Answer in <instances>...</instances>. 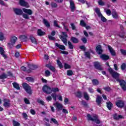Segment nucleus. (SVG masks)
Masks as SVG:
<instances>
[{
	"mask_svg": "<svg viewBox=\"0 0 126 126\" xmlns=\"http://www.w3.org/2000/svg\"><path fill=\"white\" fill-rule=\"evenodd\" d=\"M109 71L111 74L112 77L116 79L118 82L120 83V86L122 88L123 90L124 91H126V81L124 80H120V79H119V77H120V74L116 71H115L112 68H109Z\"/></svg>",
	"mask_w": 126,
	"mask_h": 126,
	"instance_id": "1",
	"label": "nucleus"
},
{
	"mask_svg": "<svg viewBox=\"0 0 126 126\" xmlns=\"http://www.w3.org/2000/svg\"><path fill=\"white\" fill-rule=\"evenodd\" d=\"M87 119L89 120V121L95 122L96 124H100V120L98 119V116H97V115H94L93 117H91V115H90V114H88Z\"/></svg>",
	"mask_w": 126,
	"mask_h": 126,
	"instance_id": "2",
	"label": "nucleus"
},
{
	"mask_svg": "<svg viewBox=\"0 0 126 126\" xmlns=\"http://www.w3.org/2000/svg\"><path fill=\"white\" fill-rule=\"evenodd\" d=\"M17 37L15 36H12L10 38V42L7 43L8 48H12L13 46L16 43Z\"/></svg>",
	"mask_w": 126,
	"mask_h": 126,
	"instance_id": "3",
	"label": "nucleus"
},
{
	"mask_svg": "<svg viewBox=\"0 0 126 126\" xmlns=\"http://www.w3.org/2000/svg\"><path fill=\"white\" fill-rule=\"evenodd\" d=\"M23 87L28 94H32L31 87L27 83H23Z\"/></svg>",
	"mask_w": 126,
	"mask_h": 126,
	"instance_id": "4",
	"label": "nucleus"
},
{
	"mask_svg": "<svg viewBox=\"0 0 126 126\" xmlns=\"http://www.w3.org/2000/svg\"><path fill=\"white\" fill-rule=\"evenodd\" d=\"M63 35L60 36V38L63 41V43L66 46L67 45V41L66 40V38L67 37V34H66V32H63Z\"/></svg>",
	"mask_w": 126,
	"mask_h": 126,
	"instance_id": "5",
	"label": "nucleus"
},
{
	"mask_svg": "<svg viewBox=\"0 0 126 126\" xmlns=\"http://www.w3.org/2000/svg\"><path fill=\"white\" fill-rule=\"evenodd\" d=\"M43 91L47 94H51L52 93V89L48 86L45 85L43 87Z\"/></svg>",
	"mask_w": 126,
	"mask_h": 126,
	"instance_id": "6",
	"label": "nucleus"
},
{
	"mask_svg": "<svg viewBox=\"0 0 126 126\" xmlns=\"http://www.w3.org/2000/svg\"><path fill=\"white\" fill-rule=\"evenodd\" d=\"M53 105L54 106H55V108L57 109V110H58V111H60V110L63 109V105L58 102L54 103Z\"/></svg>",
	"mask_w": 126,
	"mask_h": 126,
	"instance_id": "7",
	"label": "nucleus"
},
{
	"mask_svg": "<svg viewBox=\"0 0 126 126\" xmlns=\"http://www.w3.org/2000/svg\"><path fill=\"white\" fill-rule=\"evenodd\" d=\"M13 10L14 12L15 13V14H17V15H21V14L23 13V12H22V10H21V9L14 8Z\"/></svg>",
	"mask_w": 126,
	"mask_h": 126,
	"instance_id": "8",
	"label": "nucleus"
},
{
	"mask_svg": "<svg viewBox=\"0 0 126 126\" xmlns=\"http://www.w3.org/2000/svg\"><path fill=\"white\" fill-rule=\"evenodd\" d=\"M20 4L21 5V6H25V7H27L28 8L29 7V4L25 1L24 0H20Z\"/></svg>",
	"mask_w": 126,
	"mask_h": 126,
	"instance_id": "9",
	"label": "nucleus"
},
{
	"mask_svg": "<svg viewBox=\"0 0 126 126\" xmlns=\"http://www.w3.org/2000/svg\"><path fill=\"white\" fill-rule=\"evenodd\" d=\"M95 51L98 55L103 54V50L102 49V47H101V45H98L95 49Z\"/></svg>",
	"mask_w": 126,
	"mask_h": 126,
	"instance_id": "10",
	"label": "nucleus"
},
{
	"mask_svg": "<svg viewBox=\"0 0 126 126\" xmlns=\"http://www.w3.org/2000/svg\"><path fill=\"white\" fill-rule=\"evenodd\" d=\"M0 54L4 59H6L7 56L5 54V52H4V50H3V48L1 47H0Z\"/></svg>",
	"mask_w": 126,
	"mask_h": 126,
	"instance_id": "11",
	"label": "nucleus"
},
{
	"mask_svg": "<svg viewBox=\"0 0 126 126\" xmlns=\"http://www.w3.org/2000/svg\"><path fill=\"white\" fill-rule=\"evenodd\" d=\"M23 11L25 12V13H27V14H29V15H32V14L33 13L31 9H26L25 8H23Z\"/></svg>",
	"mask_w": 126,
	"mask_h": 126,
	"instance_id": "12",
	"label": "nucleus"
},
{
	"mask_svg": "<svg viewBox=\"0 0 126 126\" xmlns=\"http://www.w3.org/2000/svg\"><path fill=\"white\" fill-rule=\"evenodd\" d=\"M108 48L110 54H111L112 56H116V52H115V50H113V47L110 45H108Z\"/></svg>",
	"mask_w": 126,
	"mask_h": 126,
	"instance_id": "13",
	"label": "nucleus"
},
{
	"mask_svg": "<svg viewBox=\"0 0 126 126\" xmlns=\"http://www.w3.org/2000/svg\"><path fill=\"white\" fill-rule=\"evenodd\" d=\"M124 102L121 100H118L116 102V105L118 108H123L124 107Z\"/></svg>",
	"mask_w": 126,
	"mask_h": 126,
	"instance_id": "14",
	"label": "nucleus"
},
{
	"mask_svg": "<svg viewBox=\"0 0 126 126\" xmlns=\"http://www.w3.org/2000/svg\"><path fill=\"white\" fill-rule=\"evenodd\" d=\"M96 102L97 103V104L100 106V105H101V103H102V97L97 95V97L96 98Z\"/></svg>",
	"mask_w": 126,
	"mask_h": 126,
	"instance_id": "15",
	"label": "nucleus"
},
{
	"mask_svg": "<svg viewBox=\"0 0 126 126\" xmlns=\"http://www.w3.org/2000/svg\"><path fill=\"white\" fill-rule=\"evenodd\" d=\"M55 46L57 48H59V49H60V50H62L63 51H64V50H65V47H64V46L58 43H56L55 44Z\"/></svg>",
	"mask_w": 126,
	"mask_h": 126,
	"instance_id": "16",
	"label": "nucleus"
},
{
	"mask_svg": "<svg viewBox=\"0 0 126 126\" xmlns=\"http://www.w3.org/2000/svg\"><path fill=\"white\" fill-rule=\"evenodd\" d=\"M71 11L73 12L75 10V6H74V2L72 0H70Z\"/></svg>",
	"mask_w": 126,
	"mask_h": 126,
	"instance_id": "17",
	"label": "nucleus"
},
{
	"mask_svg": "<svg viewBox=\"0 0 126 126\" xmlns=\"http://www.w3.org/2000/svg\"><path fill=\"white\" fill-rule=\"evenodd\" d=\"M19 38L22 42H25L27 39V35H20Z\"/></svg>",
	"mask_w": 126,
	"mask_h": 126,
	"instance_id": "18",
	"label": "nucleus"
},
{
	"mask_svg": "<svg viewBox=\"0 0 126 126\" xmlns=\"http://www.w3.org/2000/svg\"><path fill=\"white\" fill-rule=\"evenodd\" d=\"M4 107L7 108L10 106V103H9V100L4 99Z\"/></svg>",
	"mask_w": 126,
	"mask_h": 126,
	"instance_id": "19",
	"label": "nucleus"
},
{
	"mask_svg": "<svg viewBox=\"0 0 126 126\" xmlns=\"http://www.w3.org/2000/svg\"><path fill=\"white\" fill-rule=\"evenodd\" d=\"M100 59H102L103 61H107L110 59V57L108 55L103 54L100 56Z\"/></svg>",
	"mask_w": 126,
	"mask_h": 126,
	"instance_id": "20",
	"label": "nucleus"
},
{
	"mask_svg": "<svg viewBox=\"0 0 126 126\" xmlns=\"http://www.w3.org/2000/svg\"><path fill=\"white\" fill-rule=\"evenodd\" d=\"M114 118L115 120H120V119H124V116L116 114L114 115Z\"/></svg>",
	"mask_w": 126,
	"mask_h": 126,
	"instance_id": "21",
	"label": "nucleus"
},
{
	"mask_svg": "<svg viewBox=\"0 0 126 126\" xmlns=\"http://www.w3.org/2000/svg\"><path fill=\"white\" fill-rule=\"evenodd\" d=\"M6 40V38L4 37L3 33L0 32V41H3Z\"/></svg>",
	"mask_w": 126,
	"mask_h": 126,
	"instance_id": "22",
	"label": "nucleus"
},
{
	"mask_svg": "<svg viewBox=\"0 0 126 126\" xmlns=\"http://www.w3.org/2000/svg\"><path fill=\"white\" fill-rule=\"evenodd\" d=\"M31 40L33 44H34V45H37V40H36V38L35 37L33 36H31Z\"/></svg>",
	"mask_w": 126,
	"mask_h": 126,
	"instance_id": "23",
	"label": "nucleus"
},
{
	"mask_svg": "<svg viewBox=\"0 0 126 126\" xmlns=\"http://www.w3.org/2000/svg\"><path fill=\"white\" fill-rule=\"evenodd\" d=\"M43 23L46 26V27H50L51 26V25L50 24V23H49V21H48L46 19H43Z\"/></svg>",
	"mask_w": 126,
	"mask_h": 126,
	"instance_id": "24",
	"label": "nucleus"
},
{
	"mask_svg": "<svg viewBox=\"0 0 126 126\" xmlns=\"http://www.w3.org/2000/svg\"><path fill=\"white\" fill-rule=\"evenodd\" d=\"M71 41H72V42L74 44L78 43V39L74 37H72L71 38Z\"/></svg>",
	"mask_w": 126,
	"mask_h": 126,
	"instance_id": "25",
	"label": "nucleus"
},
{
	"mask_svg": "<svg viewBox=\"0 0 126 126\" xmlns=\"http://www.w3.org/2000/svg\"><path fill=\"white\" fill-rule=\"evenodd\" d=\"M94 11H95V12H96V13L97 14V15H98L99 17L102 15V14L101 13V12H100V9L98 8H96L94 9Z\"/></svg>",
	"mask_w": 126,
	"mask_h": 126,
	"instance_id": "26",
	"label": "nucleus"
},
{
	"mask_svg": "<svg viewBox=\"0 0 126 126\" xmlns=\"http://www.w3.org/2000/svg\"><path fill=\"white\" fill-rule=\"evenodd\" d=\"M37 35H38V36H43V35H45V32H42L41 30H38Z\"/></svg>",
	"mask_w": 126,
	"mask_h": 126,
	"instance_id": "27",
	"label": "nucleus"
},
{
	"mask_svg": "<svg viewBox=\"0 0 126 126\" xmlns=\"http://www.w3.org/2000/svg\"><path fill=\"white\" fill-rule=\"evenodd\" d=\"M13 85L14 88L17 90H19V89H20V87H19V85L18 84L16 83H13Z\"/></svg>",
	"mask_w": 126,
	"mask_h": 126,
	"instance_id": "28",
	"label": "nucleus"
},
{
	"mask_svg": "<svg viewBox=\"0 0 126 126\" xmlns=\"http://www.w3.org/2000/svg\"><path fill=\"white\" fill-rule=\"evenodd\" d=\"M94 66L97 69H100V63L99 62H94Z\"/></svg>",
	"mask_w": 126,
	"mask_h": 126,
	"instance_id": "29",
	"label": "nucleus"
},
{
	"mask_svg": "<svg viewBox=\"0 0 126 126\" xmlns=\"http://www.w3.org/2000/svg\"><path fill=\"white\" fill-rule=\"evenodd\" d=\"M106 104L108 109L111 110V109H112V107H113V104H112V103H111V102H107Z\"/></svg>",
	"mask_w": 126,
	"mask_h": 126,
	"instance_id": "30",
	"label": "nucleus"
},
{
	"mask_svg": "<svg viewBox=\"0 0 126 126\" xmlns=\"http://www.w3.org/2000/svg\"><path fill=\"white\" fill-rule=\"evenodd\" d=\"M7 75L5 74V73H3L1 75H0V79H4V78H7Z\"/></svg>",
	"mask_w": 126,
	"mask_h": 126,
	"instance_id": "31",
	"label": "nucleus"
},
{
	"mask_svg": "<svg viewBox=\"0 0 126 126\" xmlns=\"http://www.w3.org/2000/svg\"><path fill=\"white\" fill-rule=\"evenodd\" d=\"M84 97L86 100H89V95L87 93H84Z\"/></svg>",
	"mask_w": 126,
	"mask_h": 126,
	"instance_id": "32",
	"label": "nucleus"
},
{
	"mask_svg": "<svg viewBox=\"0 0 126 126\" xmlns=\"http://www.w3.org/2000/svg\"><path fill=\"white\" fill-rule=\"evenodd\" d=\"M26 79L27 81H29V82H33L34 81V79L30 77H27Z\"/></svg>",
	"mask_w": 126,
	"mask_h": 126,
	"instance_id": "33",
	"label": "nucleus"
},
{
	"mask_svg": "<svg viewBox=\"0 0 126 126\" xmlns=\"http://www.w3.org/2000/svg\"><path fill=\"white\" fill-rule=\"evenodd\" d=\"M112 16L113 18H118V13H117L116 11H113L112 12Z\"/></svg>",
	"mask_w": 126,
	"mask_h": 126,
	"instance_id": "34",
	"label": "nucleus"
},
{
	"mask_svg": "<svg viewBox=\"0 0 126 126\" xmlns=\"http://www.w3.org/2000/svg\"><path fill=\"white\" fill-rule=\"evenodd\" d=\"M57 63L58 65H59L60 68H63V63H62V62H61V61H60V60H57Z\"/></svg>",
	"mask_w": 126,
	"mask_h": 126,
	"instance_id": "35",
	"label": "nucleus"
},
{
	"mask_svg": "<svg viewBox=\"0 0 126 126\" xmlns=\"http://www.w3.org/2000/svg\"><path fill=\"white\" fill-rule=\"evenodd\" d=\"M92 82L94 85H98V84H99V82L96 79L93 80Z\"/></svg>",
	"mask_w": 126,
	"mask_h": 126,
	"instance_id": "36",
	"label": "nucleus"
},
{
	"mask_svg": "<svg viewBox=\"0 0 126 126\" xmlns=\"http://www.w3.org/2000/svg\"><path fill=\"white\" fill-rule=\"evenodd\" d=\"M29 68H30L31 69H32V70H34L35 69V68H36L37 67V66L35 65H31V64H29Z\"/></svg>",
	"mask_w": 126,
	"mask_h": 126,
	"instance_id": "37",
	"label": "nucleus"
},
{
	"mask_svg": "<svg viewBox=\"0 0 126 126\" xmlns=\"http://www.w3.org/2000/svg\"><path fill=\"white\" fill-rule=\"evenodd\" d=\"M97 2L99 5H105V2H104V1H103L102 0H98Z\"/></svg>",
	"mask_w": 126,
	"mask_h": 126,
	"instance_id": "38",
	"label": "nucleus"
},
{
	"mask_svg": "<svg viewBox=\"0 0 126 126\" xmlns=\"http://www.w3.org/2000/svg\"><path fill=\"white\" fill-rule=\"evenodd\" d=\"M52 92H59L60 91V90H59V88H53L51 89Z\"/></svg>",
	"mask_w": 126,
	"mask_h": 126,
	"instance_id": "39",
	"label": "nucleus"
},
{
	"mask_svg": "<svg viewBox=\"0 0 126 126\" xmlns=\"http://www.w3.org/2000/svg\"><path fill=\"white\" fill-rule=\"evenodd\" d=\"M64 67L65 69H67L68 68H70V65L66 63H65L64 64Z\"/></svg>",
	"mask_w": 126,
	"mask_h": 126,
	"instance_id": "40",
	"label": "nucleus"
},
{
	"mask_svg": "<svg viewBox=\"0 0 126 126\" xmlns=\"http://www.w3.org/2000/svg\"><path fill=\"white\" fill-rule=\"evenodd\" d=\"M99 17H100L101 20V21H103V22H106V21H107V19H105V18L104 17V16H103V15L102 14Z\"/></svg>",
	"mask_w": 126,
	"mask_h": 126,
	"instance_id": "41",
	"label": "nucleus"
},
{
	"mask_svg": "<svg viewBox=\"0 0 126 126\" xmlns=\"http://www.w3.org/2000/svg\"><path fill=\"white\" fill-rule=\"evenodd\" d=\"M13 125L14 126H20V124L18 123V122H16L15 121H13Z\"/></svg>",
	"mask_w": 126,
	"mask_h": 126,
	"instance_id": "42",
	"label": "nucleus"
},
{
	"mask_svg": "<svg viewBox=\"0 0 126 126\" xmlns=\"http://www.w3.org/2000/svg\"><path fill=\"white\" fill-rule=\"evenodd\" d=\"M51 96L55 101H57V94H52Z\"/></svg>",
	"mask_w": 126,
	"mask_h": 126,
	"instance_id": "43",
	"label": "nucleus"
},
{
	"mask_svg": "<svg viewBox=\"0 0 126 126\" xmlns=\"http://www.w3.org/2000/svg\"><path fill=\"white\" fill-rule=\"evenodd\" d=\"M68 45L69 46V48L71 50H72V49H73V45H72V44L71 43V42H70V41L68 42Z\"/></svg>",
	"mask_w": 126,
	"mask_h": 126,
	"instance_id": "44",
	"label": "nucleus"
},
{
	"mask_svg": "<svg viewBox=\"0 0 126 126\" xmlns=\"http://www.w3.org/2000/svg\"><path fill=\"white\" fill-rule=\"evenodd\" d=\"M80 25L83 26V27H86V24H85L84 21H81Z\"/></svg>",
	"mask_w": 126,
	"mask_h": 126,
	"instance_id": "45",
	"label": "nucleus"
},
{
	"mask_svg": "<svg viewBox=\"0 0 126 126\" xmlns=\"http://www.w3.org/2000/svg\"><path fill=\"white\" fill-rule=\"evenodd\" d=\"M37 102H38L39 104H41V105H45V102L44 101L40 99H37Z\"/></svg>",
	"mask_w": 126,
	"mask_h": 126,
	"instance_id": "46",
	"label": "nucleus"
},
{
	"mask_svg": "<svg viewBox=\"0 0 126 126\" xmlns=\"http://www.w3.org/2000/svg\"><path fill=\"white\" fill-rule=\"evenodd\" d=\"M51 4L52 7L56 8L58 6V4L56 3L53 2H52Z\"/></svg>",
	"mask_w": 126,
	"mask_h": 126,
	"instance_id": "47",
	"label": "nucleus"
},
{
	"mask_svg": "<svg viewBox=\"0 0 126 126\" xmlns=\"http://www.w3.org/2000/svg\"><path fill=\"white\" fill-rule=\"evenodd\" d=\"M45 75L46 76H50L51 75V72L50 71L47 70L45 71Z\"/></svg>",
	"mask_w": 126,
	"mask_h": 126,
	"instance_id": "48",
	"label": "nucleus"
},
{
	"mask_svg": "<svg viewBox=\"0 0 126 126\" xmlns=\"http://www.w3.org/2000/svg\"><path fill=\"white\" fill-rule=\"evenodd\" d=\"M73 74V72L71 70H69L67 71V75L68 76H70Z\"/></svg>",
	"mask_w": 126,
	"mask_h": 126,
	"instance_id": "49",
	"label": "nucleus"
},
{
	"mask_svg": "<svg viewBox=\"0 0 126 126\" xmlns=\"http://www.w3.org/2000/svg\"><path fill=\"white\" fill-rule=\"evenodd\" d=\"M23 17L25 18V19H29V16H28L27 14H23Z\"/></svg>",
	"mask_w": 126,
	"mask_h": 126,
	"instance_id": "50",
	"label": "nucleus"
},
{
	"mask_svg": "<svg viewBox=\"0 0 126 126\" xmlns=\"http://www.w3.org/2000/svg\"><path fill=\"white\" fill-rule=\"evenodd\" d=\"M24 102L25 104H30V101H29V99H28L27 98H25L24 99Z\"/></svg>",
	"mask_w": 126,
	"mask_h": 126,
	"instance_id": "51",
	"label": "nucleus"
},
{
	"mask_svg": "<svg viewBox=\"0 0 126 126\" xmlns=\"http://www.w3.org/2000/svg\"><path fill=\"white\" fill-rule=\"evenodd\" d=\"M126 63H123L121 65V69H122V70H124V69H126Z\"/></svg>",
	"mask_w": 126,
	"mask_h": 126,
	"instance_id": "52",
	"label": "nucleus"
},
{
	"mask_svg": "<svg viewBox=\"0 0 126 126\" xmlns=\"http://www.w3.org/2000/svg\"><path fill=\"white\" fill-rule=\"evenodd\" d=\"M85 55L87 58L90 59V53L89 52H85Z\"/></svg>",
	"mask_w": 126,
	"mask_h": 126,
	"instance_id": "53",
	"label": "nucleus"
},
{
	"mask_svg": "<svg viewBox=\"0 0 126 126\" xmlns=\"http://www.w3.org/2000/svg\"><path fill=\"white\" fill-rule=\"evenodd\" d=\"M70 25L72 27V30H76V27H75L73 23H71Z\"/></svg>",
	"mask_w": 126,
	"mask_h": 126,
	"instance_id": "54",
	"label": "nucleus"
},
{
	"mask_svg": "<svg viewBox=\"0 0 126 126\" xmlns=\"http://www.w3.org/2000/svg\"><path fill=\"white\" fill-rule=\"evenodd\" d=\"M54 26H55V27H60L59 25H58V21H54Z\"/></svg>",
	"mask_w": 126,
	"mask_h": 126,
	"instance_id": "55",
	"label": "nucleus"
},
{
	"mask_svg": "<svg viewBox=\"0 0 126 126\" xmlns=\"http://www.w3.org/2000/svg\"><path fill=\"white\" fill-rule=\"evenodd\" d=\"M76 95L77 97H79V98H81V92H78L76 94Z\"/></svg>",
	"mask_w": 126,
	"mask_h": 126,
	"instance_id": "56",
	"label": "nucleus"
},
{
	"mask_svg": "<svg viewBox=\"0 0 126 126\" xmlns=\"http://www.w3.org/2000/svg\"><path fill=\"white\" fill-rule=\"evenodd\" d=\"M51 121H52V122H53L56 125H58V121H57V120H56L55 119L52 118Z\"/></svg>",
	"mask_w": 126,
	"mask_h": 126,
	"instance_id": "57",
	"label": "nucleus"
},
{
	"mask_svg": "<svg viewBox=\"0 0 126 126\" xmlns=\"http://www.w3.org/2000/svg\"><path fill=\"white\" fill-rule=\"evenodd\" d=\"M48 38L50 40H55V37L51 35H48Z\"/></svg>",
	"mask_w": 126,
	"mask_h": 126,
	"instance_id": "58",
	"label": "nucleus"
},
{
	"mask_svg": "<svg viewBox=\"0 0 126 126\" xmlns=\"http://www.w3.org/2000/svg\"><path fill=\"white\" fill-rule=\"evenodd\" d=\"M121 53L122 54V55H126V50H125L124 49H121Z\"/></svg>",
	"mask_w": 126,
	"mask_h": 126,
	"instance_id": "59",
	"label": "nucleus"
},
{
	"mask_svg": "<svg viewBox=\"0 0 126 126\" xmlns=\"http://www.w3.org/2000/svg\"><path fill=\"white\" fill-rule=\"evenodd\" d=\"M64 104L65 105H67V104H68V99L65 98L64 99Z\"/></svg>",
	"mask_w": 126,
	"mask_h": 126,
	"instance_id": "60",
	"label": "nucleus"
},
{
	"mask_svg": "<svg viewBox=\"0 0 126 126\" xmlns=\"http://www.w3.org/2000/svg\"><path fill=\"white\" fill-rule=\"evenodd\" d=\"M62 112L64 113V114H68V111L65 109H63Z\"/></svg>",
	"mask_w": 126,
	"mask_h": 126,
	"instance_id": "61",
	"label": "nucleus"
},
{
	"mask_svg": "<svg viewBox=\"0 0 126 126\" xmlns=\"http://www.w3.org/2000/svg\"><path fill=\"white\" fill-rule=\"evenodd\" d=\"M30 112L32 115H35V114H36V112H35V110H34V109H33L31 110Z\"/></svg>",
	"mask_w": 126,
	"mask_h": 126,
	"instance_id": "62",
	"label": "nucleus"
},
{
	"mask_svg": "<svg viewBox=\"0 0 126 126\" xmlns=\"http://www.w3.org/2000/svg\"><path fill=\"white\" fill-rule=\"evenodd\" d=\"M49 68L51 70H52V71H55V67L54 66H50Z\"/></svg>",
	"mask_w": 126,
	"mask_h": 126,
	"instance_id": "63",
	"label": "nucleus"
},
{
	"mask_svg": "<svg viewBox=\"0 0 126 126\" xmlns=\"http://www.w3.org/2000/svg\"><path fill=\"white\" fill-rule=\"evenodd\" d=\"M111 13H112L110 10H106V14H107V15H111Z\"/></svg>",
	"mask_w": 126,
	"mask_h": 126,
	"instance_id": "64",
	"label": "nucleus"
}]
</instances>
